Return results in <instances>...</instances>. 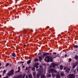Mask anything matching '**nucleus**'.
I'll list each match as a JSON object with an SVG mask.
<instances>
[{
	"label": "nucleus",
	"mask_w": 78,
	"mask_h": 78,
	"mask_svg": "<svg viewBox=\"0 0 78 78\" xmlns=\"http://www.w3.org/2000/svg\"><path fill=\"white\" fill-rule=\"evenodd\" d=\"M44 61H45L46 62H51L53 61V60L52 58L50 59V56H47L44 59Z\"/></svg>",
	"instance_id": "nucleus-1"
},
{
	"label": "nucleus",
	"mask_w": 78,
	"mask_h": 78,
	"mask_svg": "<svg viewBox=\"0 0 78 78\" xmlns=\"http://www.w3.org/2000/svg\"><path fill=\"white\" fill-rule=\"evenodd\" d=\"M25 76H26V74H24L23 75L22 74H20L17 77H16L15 78H25Z\"/></svg>",
	"instance_id": "nucleus-2"
},
{
	"label": "nucleus",
	"mask_w": 78,
	"mask_h": 78,
	"mask_svg": "<svg viewBox=\"0 0 78 78\" xmlns=\"http://www.w3.org/2000/svg\"><path fill=\"white\" fill-rule=\"evenodd\" d=\"M63 70H65L66 72H69L70 70V68L68 67H65L63 69Z\"/></svg>",
	"instance_id": "nucleus-3"
},
{
	"label": "nucleus",
	"mask_w": 78,
	"mask_h": 78,
	"mask_svg": "<svg viewBox=\"0 0 78 78\" xmlns=\"http://www.w3.org/2000/svg\"><path fill=\"white\" fill-rule=\"evenodd\" d=\"M49 73H57V71L54 69H50L48 70Z\"/></svg>",
	"instance_id": "nucleus-4"
},
{
	"label": "nucleus",
	"mask_w": 78,
	"mask_h": 78,
	"mask_svg": "<svg viewBox=\"0 0 78 78\" xmlns=\"http://www.w3.org/2000/svg\"><path fill=\"white\" fill-rule=\"evenodd\" d=\"M68 78H75V76L74 74H70L67 76Z\"/></svg>",
	"instance_id": "nucleus-5"
},
{
	"label": "nucleus",
	"mask_w": 78,
	"mask_h": 78,
	"mask_svg": "<svg viewBox=\"0 0 78 78\" xmlns=\"http://www.w3.org/2000/svg\"><path fill=\"white\" fill-rule=\"evenodd\" d=\"M14 74V70L12 69H11L9 73L8 74V75L9 76H11L12 75H13Z\"/></svg>",
	"instance_id": "nucleus-6"
},
{
	"label": "nucleus",
	"mask_w": 78,
	"mask_h": 78,
	"mask_svg": "<svg viewBox=\"0 0 78 78\" xmlns=\"http://www.w3.org/2000/svg\"><path fill=\"white\" fill-rule=\"evenodd\" d=\"M41 78H47V77L45 76V75L44 74H42L41 76Z\"/></svg>",
	"instance_id": "nucleus-7"
},
{
	"label": "nucleus",
	"mask_w": 78,
	"mask_h": 78,
	"mask_svg": "<svg viewBox=\"0 0 78 78\" xmlns=\"http://www.w3.org/2000/svg\"><path fill=\"white\" fill-rule=\"evenodd\" d=\"M12 56H13V57H16V54L14 53V52H13L12 54Z\"/></svg>",
	"instance_id": "nucleus-8"
},
{
	"label": "nucleus",
	"mask_w": 78,
	"mask_h": 78,
	"mask_svg": "<svg viewBox=\"0 0 78 78\" xmlns=\"http://www.w3.org/2000/svg\"><path fill=\"white\" fill-rule=\"evenodd\" d=\"M56 78H60L61 77L60 76V74H58L56 75Z\"/></svg>",
	"instance_id": "nucleus-9"
},
{
	"label": "nucleus",
	"mask_w": 78,
	"mask_h": 78,
	"mask_svg": "<svg viewBox=\"0 0 78 78\" xmlns=\"http://www.w3.org/2000/svg\"><path fill=\"white\" fill-rule=\"evenodd\" d=\"M60 75L61 76H64V75H65V74H64V73L63 72H62L61 73H60Z\"/></svg>",
	"instance_id": "nucleus-10"
},
{
	"label": "nucleus",
	"mask_w": 78,
	"mask_h": 78,
	"mask_svg": "<svg viewBox=\"0 0 78 78\" xmlns=\"http://www.w3.org/2000/svg\"><path fill=\"white\" fill-rule=\"evenodd\" d=\"M39 61L40 62H41L42 60V57L41 56H39Z\"/></svg>",
	"instance_id": "nucleus-11"
},
{
	"label": "nucleus",
	"mask_w": 78,
	"mask_h": 78,
	"mask_svg": "<svg viewBox=\"0 0 78 78\" xmlns=\"http://www.w3.org/2000/svg\"><path fill=\"white\" fill-rule=\"evenodd\" d=\"M31 60H30L29 61H28L27 62V64H30V63H31Z\"/></svg>",
	"instance_id": "nucleus-12"
},
{
	"label": "nucleus",
	"mask_w": 78,
	"mask_h": 78,
	"mask_svg": "<svg viewBox=\"0 0 78 78\" xmlns=\"http://www.w3.org/2000/svg\"><path fill=\"white\" fill-rule=\"evenodd\" d=\"M40 75H41V74L37 73V74L36 76L37 78H39V77L40 76Z\"/></svg>",
	"instance_id": "nucleus-13"
},
{
	"label": "nucleus",
	"mask_w": 78,
	"mask_h": 78,
	"mask_svg": "<svg viewBox=\"0 0 78 78\" xmlns=\"http://www.w3.org/2000/svg\"><path fill=\"white\" fill-rule=\"evenodd\" d=\"M18 71H16V73H17V72H19L20 71V66L18 67Z\"/></svg>",
	"instance_id": "nucleus-14"
},
{
	"label": "nucleus",
	"mask_w": 78,
	"mask_h": 78,
	"mask_svg": "<svg viewBox=\"0 0 78 78\" xmlns=\"http://www.w3.org/2000/svg\"><path fill=\"white\" fill-rule=\"evenodd\" d=\"M60 70H62L63 69V66H62V65L60 66Z\"/></svg>",
	"instance_id": "nucleus-15"
},
{
	"label": "nucleus",
	"mask_w": 78,
	"mask_h": 78,
	"mask_svg": "<svg viewBox=\"0 0 78 78\" xmlns=\"http://www.w3.org/2000/svg\"><path fill=\"white\" fill-rule=\"evenodd\" d=\"M36 73L35 72H33L32 73L33 75L34 76H36Z\"/></svg>",
	"instance_id": "nucleus-16"
},
{
	"label": "nucleus",
	"mask_w": 78,
	"mask_h": 78,
	"mask_svg": "<svg viewBox=\"0 0 78 78\" xmlns=\"http://www.w3.org/2000/svg\"><path fill=\"white\" fill-rule=\"evenodd\" d=\"M34 62H36V61H39V59H37V58H36L34 59Z\"/></svg>",
	"instance_id": "nucleus-17"
},
{
	"label": "nucleus",
	"mask_w": 78,
	"mask_h": 78,
	"mask_svg": "<svg viewBox=\"0 0 78 78\" xmlns=\"http://www.w3.org/2000/svg\"><path fill=\"white\" fill-rule=\"evenodd\" d=\"M74 59H76V60H77L78 59V56H75Z\"/></svg>",
	"instance_id": "nucleus-18"
},
{
	"label": "nucleus",
	"mask_w": 78,
	"mask_h": 78,
	"mask_svg": "<svg viewBox=\"0 0 78 78\" xmlns=\"http://www.w3.org/2000/svg\"><path fill=\"white\" fill-rule=\"evenodd\" d=\"M31 70H33V71H35V67H33L31 68Z\"/></svg>",
	"instance_id": "nucleus-19"
},
{
	"label": "nucleus",
	"mask_w": 78,
	"mask_h": 78,
	"mask_svg": "<svg viewBox=\"0 0 78 78\" xmlns=\"http://www.w3.org/2000/svg\"><path fill=\"white\" fill-rule=\"evenodd\" d=\"M73 47L74 48H78V46L77 45H74L73 46Z\"/></svg>",
	"instance_id": "nucleus-20"
},
{
	"label": "nucleus",
	"mask_w": 78,
	"mask_h": 78,
	"mask_svg": "<svg viewBox=\"0 0 78 78\" xmlns=\"http://www.w3.org/2000/svg\"><path fill=\"white\" fill-rule=\"evenodd\" d=\"M9 63H7L6 64V65L5 66V67H8V66H9Z\"/></svg>",
	"instance_id": "nucleus-21"
},
{
	"label": "nucleus",
	"mask_w": 78,
	"mask_h": 78,
	"mask_svg": "<svg viewBox=\"0 0 78 78\" xmlns=\"http://www.w3.org/2000/svg\"><path fill=\"white\" fill-rule=\"evenodd\" d=\"M28 77L29 78H32V75L30 74L29 75Z\"/></svg>",
	"instance_id": "nucleus-22"
},
{
	"label": "nucleus",
	"mask_w": 78,
	"mask_h": 78,
	"mask_svg": "<svg viewBox=\"0 0 78 78\" xmlns=\"http://www.w3.org/2000/svg\"><path fill=\"white\" fill-rule=\"evenodd\" d=\"M51 75L50 74H49L48 75V77H51Z\"/></svg>",
	"instance_id": "nucleus-23"
},
{
	"label": "nucleus",
	"mask_w": 78,
	"mask_h": 78,
	"mask_svg": "<svg viewBox=\"0 0 78 78\" xmlns=\"http://www.w3.org/2000/svg\"><path fill=\"white\" fill-rule=\"evenodd\" d=\"M35 66H39V63H36L35 64Z\"/></svg>",
	"instance_id": "nucleus-24"
},
{
	"label": "nucleus",
	"mask_w": 78,
	"mask_h": 78,
	"mask_svg": "<svg viewBox=\"0 0 78 78\" xmlns=\"http://www.w3.org/2000/svg\"><path fill=\"white\" fill-rule=\"evenodd\" d=\"M6 70H4V71H3V73H6Z\"/></svg>",
	"instance_id": "nucleus-25"
},
{
	"label": "nucleus",
	"mask_w": 78,
	"mask_h": 78,
	"mask_svg": "<svg viewBox=\"0 0 78 78\" xmlns=\"http://www.w3.org/2000/svg\"><path fill=\"white\" fill-rule=\"evenodd\" d=\"M69 62H71L72 61V59L71 58H69Z\"/></svg>",
	"instance_id": "nucleus-26"
},
{
	"label": "nucleus",
	"mask_w": 78,
	"mask_h": 78,
	"mask_svg": "<svg viewBox=\"0 0 78 78\" xmlns=\"http://www.w3.org/2000/svg\"><path fill=\"white\" fill-rule=\"evenodd\" d=\"M52 76H55L56 75V74H53H53H52Z\"/></svg>",
	"instance_id": "nucleus-27"
},
{
	"label": "nucleus",
	"mask_w": 78,
	"mask_h": 78,
	"mask_svg": "<svg viewBox=\"0 0 78 78\" xmlns=\"http://www.w3.org/2000/svg\"><path fill=\"white\" fill-rule=\"evenodd\" d=\"M75 65H74L73 66V69H75Z\"/></svg>",
	"instance_id": "nucleus-28"
},
{
	"label": "nucleus",
	"mask_w": 78,
	"mask_h": 78,
	"mask_svg": "<svg viewBox=\"0 0 78 78\" xmlns=\"http://www.w3.org/2000/svg\"><path fill=\"white\" fill-rule=\"evenodd\" d=\"M3 78H8V75H7L6 77H4Z\"/></svg>",
	"instance_id": "nucleus-29"
},
{
	"label": "nucleus",
	"mask_w": 78,
	"mask_h": 78,
	"mask_svg": "<svg viewBox=\"0 0 78 78\" xmlns=\"http://www.w3.org/2000/svg\"><path fill=\"white\" fill-rule=\"evenodd\" d=\"M35 67L37 68V69H38L39 68V66H35Z\"/></svg>",
	"instance_id": "nucleus-30"
},
{
	"label": "nucleus",
	"mask_w": 78,
	"mask_h": 78,
	"mask_svg": "<svg viewBox=\"0 0 78 78\" xmlns=\"http://www.w3.org/2000/svg\"><path fill=\"white\" fill-rule=\"evenodd\" d=\"M25 62L23 61V62H20V64H23V63H24Z\"/></svg>",
	"instance_id": "nucleus-31"
},
{
	"label": "nucleus",
	"mask_w": 78,
	"mask_h": 78,
	"mask_svg": "<svg viewBox=\"0 0 78 78\" xmlns=\"http://www.w3.org/2000/svg\"><path fill=\"white\" fill-rule=\"evenodd\" d=\"M53 67H55V64L52 65Z\"/></svg>",
	"instance_id": "nucleus-32"
},
{
	"label": "nucleus",
	"mask_w": 78,
	"mask_h": 78,
	"mask_svg": "<svg viewBox=\"0 0 78 78\" xmlns=\"http://www.w3.org/2000/svg\"><path fill=\"white\" fill-rule=\"evenodd\" d=\"M57 53L56 52H54L53 53V55H56Z\"/></svg>",
	"instance_id": "nucleus-33"
},
{
	"label": "nucleus",
	"mask_w": 78,
	"mask_h": 78,
	"mask_svg": "<svg viewBox=\"0 0 78 78\" xmlns=\"http://www.w3.org/2000/svg\"><path fill=\"white\" fill-rule=\"evenodd\" d=\"M65 58H66V57H67V55L66 54V55H65Z\"/></svg>",
	"instance_id": "nucleus-34"
},
{
	"label": "nucleus",
	"mask_w": 78,
	"mask_h": 78,
	"mask_svg": "<svg viewBox=\"0 0 78 78\" xmlns=\"http://www.w3.org/2000/svg\"><path fill=\"white\" fill-rule=\"evenodd\" d=\"M73 72H74V73L75 74V72H76V71H75V69L74 70Z\"/></svg>",
	"instance_id": "nucleus-35"
},
{
	"label": "nucleus",
	"mask_w": 78,
	"mask_h": 78,
	"mask_svg": "<svg viewBox=\"0 0 78 78\" xmlns=\"http://www.w3.org/2000/svg\"><path fill=\"white\" fill-rule=\"evenodd\" d=\"M45 55H46V54H45V53H43V55L44 56H45Z\"/></svg>",
	"instance_id": "nucleus-36"
},
{
	"label": "nucleus",
	"mask_w": 78,
	"mask_h": 78,
	"mask_svg": "<svg viewBox=\"0 0 78 78\" xmlns=\"http://www.w3.org/2000/svg\"><path fill=\"white\" fill-rule=\"evenodd\" d=\"M22 68H23V69H24V68H25V66L23 65V66Z\"/></svg>",
	"instance_id": "nucleus-37"
},
{
	"label": "nucleus",
	"mask_w": 78,
	"mask_h": 78,
	"mask_svg": "<svg viewBox=\"0 0 78 78\" xmlns=\"http://www.w3.org/2000/svg\"><path fill=\"white\" fill-rule=\"evenodd\" d=\"M42 66H40V68L39 69H41V68H42Z\"/></svg>",
	"instance_id": "nucleus-38"
},
{
	"label": "nucleus",
	"mask_w": 78,
	"mask_h": 78,
	"mask_svg": "<svg viewBox=\"0 0 78 78\" xmlns=\"http://www.w3.org/2000/svg\"><path fill=\"white\" fill-rule=\"evenodd\" d=\"M23 46H24V47H26V46H27V45L24 44Z\"/></svg>",
	"instance_id": "nucleus-39"
},
{
	"label": "nucleus",
	"mask_w": 78,
	"mask_h": 78,
	"mask_svg": "<svg viewBox=\"0 0 78 78\" xmlns=\"http://www.w3.org/2000/svg\"><path fill=\"white\" fill-rule=\"evenodd\" d=\"M16 48V50H19V48H18V47H17Z\"/></svg>",
	"instance_id": "nucleus-40"
},
{
	"label": "nucleus",
	"mask_w": 78,
	"mask_h": 78,
	"mask_svg": "<svg viewBox=\"0 0 78 78\" xmlns=\"http://www.w3.org/2000/svg\"><path fill=\"white\" fill-rule=\"evenodd\" d=\"M46 55H49V53H46Z\"/></svg>",
	"instance_id": "nucleus-41"
},
{
	"label": "nucleus",
	"mask_w": 78,
	"mask_h": 78,
	"mask_svg": "<svg viewBox=\"0 0 78 78\" xmlns=\"http://www.w3.org/2000/svg\"><path fill=\"white\" fill-rule=\"evenodd\" d=\"M30 68H31V67H28V69H30Z\"/></svg>",
	"instance_id": "nucleus-42"
},
{
	"label": "nucleus",
	"mask_w": 78,
	"mask_h": 78,
	"mask_svg": "<svg viewBox=\"0 0 78 78\" xmlns=\"http://www.w3.org/2000/svg\"><path fill=\"white\" fill-rule=\"evenodd\" d=\"M9 66L11 67V66H12V65L11 64H10Z\"/></svg>",
	"instance_id": "nucleus-43"
},
{
	"label": "nucleus",
	"mask_w": 78,
	"mask_h": 78,
	"mask_svg": "<svg viewBox=\"0 0 78 78\" xmlns=\"http://www.w3.org/2000/svg\"><path fill=\"white\" fill-rule=\"evenodd\" d=\"M61 58H64V56H62L61 57Z\"/></svg>",
	"instance_id": "nucleus-44"
},
{
	"label": "nucleus",
	"mask_w": 78,
	"mask_h": 78,
	"mask_svg": "<svg viewBox=\"0 0 78 78\" xmlns=\"http://www.w3.org/2000/svg\"><path fill=\"white\" fill-rule=\"evenodd\" d=\"M5 73H3V74H2V76H4V75H5Z\"/></svg>",
	"instance_id": "nucleus-45"
},
{
	"label": "nucleus",
	"mask_w": 78,
	"mask_h": 78,
	"mask_svg": "<svg viewBox=\"0 0 78 78\" xmlns=\"http://www.w3.org/2000/svg\"><path fill=\"white\" fill-rule=\"evenodd\" d=\"M26 70H28V68H27V67H26Z\"/></svg>",
	"instance_id": "nucleus-46"
},
{
	"label": "nucleus",
	"mask_w": 78,
	"mask_h": 78,
	"mask_svg": "<svg viewBox=\"0 0 78 78\" xmlns=\"http://www.w3.org/2000/svg\"><path fill=\"white\" fill-rule=\"evenodd\" d=\"M5 6H6H6H8V5H5Z\"/></svg>",
	"instance_id": "nucleus-47"
},
{
	"label": "nucleus",
	"mask_w": 78,
	"mask_h": 78,
	"mask_svg": "<svg viewBox=\"0 0 78 78\" xmlns=\"http://www.w3.org/2000/svg\"><path fill=\"white\" fill-rule=\"evenodd\" d=\"M56 57H57V56H55V57H54L53 58H56Z\"/></svg>",
	"instance_id": "nucleus-48"
},
{
	"label": "nucleus",
	"mask_w": 78,
	"mask_h": 78,
	"mask_svg": "<svg viewBox=\"0 0 78 78\" xmlns=\"http://www.w3.org/2000/svg\"><path fill=\"white\" fill-rule=\"evenodd\" d=\"M2 66V63H0V66Z\"/></svg>",
	"instance_id": "nucleus-49"
},
{
	"label": "nucleus",
	"mask_w": 78,
	"mask_h": 78,
	"mask_svg": "<svg viewBox=\"0 0 78 78\" xmlns=\"http://www.w3.org/2000/svg\"><path fill=\"white\" fill-rule=\"evenodd\" d=\"M2 77V75H0V78H1Z\"/></svg>",
	"instance_id": "nucleus-50"
},
{
	"label": "nucleus",
	"mask_w": 78,
	"mask_h": 78,
	"mask_svg": "<svg viewBox=\"0 0 78 78\" xmlns=\"http://www.w3.org/2000/svg\"><path fill=\"white\" fill-rule=\"evenodd\" d=\"M57 56H58V57H59V54H57Z\"/></svg>",
	"instance_id": "nucleus-51"
},
{
	"label": "nucleus",
	"mask_w": 78,
	"mask_h": 78,
	"mask_svg": "<svg viewBox=\"0 0 78 78\" xmlns=\"http://www.w3.org/2000/svg\"><path fill=\"white\" fill-rule=\"evenodd\" d=\"M0 69H2V67H0Z\"/></svg>",
	"instance_id": "nucleus-52"
},
{
	"label": "nucleus",
	"mask_w": 78,
	"mask_h": 78,
	"mask_svg": "<svg viewBox=\"0 0 78 78\" xmlns=\"http://www.w3.org/2000/svg\"><path fill=\"white\" fill-rule=\"evenodd\" d=\"M4 68H5V66L2 67V69H4Z\"/></svg>",
	"instance_id": "nucleus-53"
},
{
	"label": "nucleus",
	"mask_w": 78,
	"mask_h": 78,
	"mask_svg": "<svg viewBox=\"0 0 78 78\" xmlns=\"http://www.w3.org/2000/svg\"><path fill=\"white\" fill-rule=\"evenodd\" d=\"M10 57H11V58H12V56L10 55Z\"/></svg>",
	"instance_id": "nucleus-54"
},
{
	"label": "nucleus",
	"mask_w": 78,
	"mask_h": 78,
	"mask_svg": "<svg viewBox=\"0 0 78 78\" xmlns=\"http://www.w3.org/2000/svg\"><path fill=\"white\" fill-rule=\"evenodd\" d=\"M17 18V17L16 16L15 18V19H16Z\"/></svg>",
	"instance_id": "nucleus-55"
},
{
	"label": "nucleus",
	"mask_w": 78,
	"mask_h": 78,
	"mask_svg": "<svg viewBox=\"0 0 78 78\" xmlns=\"http://www.w3.org/2000/svg\"><path fill=\"white\" fill-rule=\"evenodd\" d=\"M18 37H19V38H20V36H19Z\"/></svg>",
	"instance_id": "nucleus-56"
},
{
	"label": "nucleus",
	"mask_w": 78,
	"mask_h": 78,
	"mask_svg": "<svg viewBox=\"0 0 78 78\" xmlns=\"http://www.w3.org/2000/svg\"><path fill=\"white\" fill-rule=\"evenodd\" d=\"M1 72H3V71L1 70Z\"/></svg>",
	"instance_id": "nucleus-57"
},
{
	"label": "nucleus",
	"mask_w": 78,
	"mask_h": 78,
	"mask_svg": "<svg viewBox=\"0 0 78 78\" xmlns=\"http://www.w3.org/2000/svg\"><path fill=\"white\" fill-rule=\"evenodd\" d=\"M44 57H45V56H43V58H44Z\"/></svg>",
	"instance_id": "nucleus-58"
},
{
	"label": "nucleus",
	"mask_w": 78,
	"mask_h": 78,
	"mask_svg": "<svg viewBox=\"0 0 78 78\" xmlns=\"http://www.w3.org/2000/svg\"><path fill=\"white\" fill-rule=\"evenodd\" d=\"M15 6H17V5H15Z\"/></svg>",
	"instance_id": "nucleus-59"
},
{
	"label": "nucleus",
	"mask_w": 78,
	"mask_h": 78,
	"mask_svg": "<svg viewBox=\"0 0 78 78\" xmlns=\"http://www.w3.org/2000/svg\"><path fill=\"white\" fill-rule=\"evenodd\" d=\"M18 64H20V62H18Z\"/></svg>",
	"instance_id": "nucleus-60"
},
{
	"label": "nucleus",
	"mask_w": 78,
	"mask_h": 78,
	"mask_svg": "<svg viewBox=\"0 0 78 78\" xmlns=\"http://www.w3.org/2000/svg\"><path fill=\"white\" fill-rule=\"evenodd\" d=\"M23 64H22V66H23Z\"/></svg>",
	"instance_id": "nucleus-61"
},
{
	"label": "nucleus",
	"mask_w": 78,
	"mask_h": 78,
	"mask_svg": "<svg viewBox=\"0 0 78 78\" xmlns=\"http://www.w3.org/2000/svg\"><path fill=\"white\" fill-rule=\"evenodd\" d=\"M27 33V31H26V33Z\"/></svg>",
	"instance_id": "nucleus-62"
},
{
	"label": "nucleus",
	"mask_w": 78,
	"mask_h": 78,
	"mask_svg": "<svg viewBox=\"0 0 78 78\" xmlns=\"http://www.w3.org/2000/svg\"><path fill=\"white\" fill-rule=\"evenodd\" d=\"M50 55H51V53H50Z\"/></svg>",
	"instance_id": "nucleus-63"
},
{
	"label": "nucleus",
	"mask_w": 78,
	"mask_h": 78,
	"mask_svg": "<svg viewBox=\"0 0 78 78\" xmlns=\"http://www.w3.org/2000/svg\"><path fill=\"white\" fill-rule=\"evenodd\" d=\"M20 64H19V65H20Z\"/></svg>",
	"instance_id": "nucleus-64"
}]
</instances>
